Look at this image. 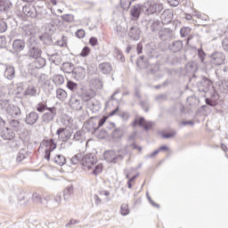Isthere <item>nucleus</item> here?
Listing matches in <instances>:
<instances>
[{
	"mask_svg": "<svg viewBox=\"0 0 228 228\" xmlns=\"http://www.w3.org/2000/svg\"><path fill=\"white\" fill-rule=\"evenodd\" d=\"M58 22H60V19L51 18V22L46 26V30H48L51 35L56 31V27H54V24H57Z\"/></svg>",
	"mask_w": 228,
	"mask_h": 228,
	"instance_id": "f704fd0d",
	"label": "nucleus"
},
{
	"mask_svg": "<svg viewBox=\"0 0 228 228\" xmlns=\"http://www.w3.org/2000/svg\"><path fill=\"white\" fill-rule=\"evenodd\" d=\"M12 6V3H6L4 1L0 0V12H4L5 13H8Z\"/></svg>",
	"mask_w": 228,
	"mask_h": 228,
	"instance_id": "37998d69",
	"label": "nucleus"
},
{
	"mask_svg": "<svg viewBox=\"0 0 228 228\" xmlns=\"http://www.w3.org/2000/svg\"><path fill=\"white\" fill-rule=\"evenodd\" d=\"M73 140L75 142H83L85 140V131L78 130L74 134Z\"/></svg>",
	"mask_w": 228,
	"mask_h": 228,
	"instance_id": "a18cd8bd",
	"label": "nucleus"
},
{
	"mask_svg": "<svg viewBox=\"0 0 228 228\" xmlns=\"http://www.w3.org/2000/svg\"><path fill=\"white\" fill-rule=\"evenodd\" d=\"M222 45H223L224 51L228 53V37H225L224 39H223Z\"/></svg>",
	"mask_w": 228,
	"mask_h": 228,
	"instance_id": "774afa93",
	"label": "nucleus"
},
{
	"mask_svg": "<svg viewBox=\"0 0 228 228\" xmlns=\"http://www.w3.org/2000/svg\"><path fill=\"white\" fill-rule=\"evenodd\" d=\"M197 62L195 61H189L185 65V70L186 72H197Z\"/></svg>",
	"mask_w": 228,
	"mask_h": 228,
	"instance_id": "c03bdc74",
	"label": "nucleus"
},
{
	"mask_svg": "<svg viewBox=\"0 0 228 228\" xmlns=\"http://www.w3.org/2000/svg\"><path fill=\"white\" fill-rule=\"evenodd\" d=\"M190 33H191V28L190 27H183L180 29V35L182 38H186V37H188Z\"/></svg>",
	"mask_w": 228,
	"mask_h": 228,
	"instance_id": "3c124183",
	"label": "nucleus"
},
{
	"mask_svg": "<svg viewBox=\"0 0 228 228\" xmlns=\"http://www.w3.org/2000/svg\"><path fill=\"white\" fill-rule=\"evenodd\" d=\"M196 102L197 98H195V96H189L187 98V104H189V106H193Z\"/></svg>",
	"mask_w": 228,
	"mask_h": 228,
	"instance_id": "338daca9",
	"label": "nucleus"
},
{
	"mask_svg": "<svg viewBox=\"0 0 228 228\" xmlns=\"http://www.w3.org/2000/svg\"><path fill=\"white\" fill-rule=\"evenodd\" d=\"M88 54H90V47L85 46V47L82 49L81 53H80V56H81L82 58H86V56H88Z\"/></svg>",
	"mask_w": 228,
	"mask_h": 228,
	"instance_id": "bf43d9fd",
	"label": "nucleus"
},
{
	"mask_svg": "<svg viewBox=\"0 0 228 228\" xmlns=\"http://www.w3.org/2000/svg\"><path fill=\"white\" fill-rule=\"evenodd\" d=\"M25 97H38L40 95V91L36 85L28 84L23 93Z\"/></svg>",
	"mask_w": 228,
	"mask_h": 228,
	"instance_id": "9d476101",
	"label": "nucleus"
},
{
	"mask_svg": "<svg viewBox=\"0 0 228 228\" xmlns=\"http://www.w3.org/2000/svg\"><path fill=\"white\" fill-rule=\"evenodd\" d=\"M161 28H163V23L161 20H157L151 23L150 29L151 33H158V31H161Z\"/></svg>",
	"mask_w": 228,
	"mask_h": 228,
	"instance_id": "7c9ffc66",
	"label": "nucleus"
},
{
	"mask_svg": "<svg viewBox=\"0 0 228 228\" xmlns=\"http://www.w3.org/2000/svg\"><path fill=\"white\" fill-rule=\"evenodd\" d=\"M40 40H42L43 44L45 45H47L50 47V45H53V37L49 34H44L40 37Z\"/></svg>",
	"mask_w": 228,
	"mask_h": 228,
	"instance_id": "ea45409f",
	"label": "nucleus"
},
{
	"mask_svg": "<svg viewBox=\"0 0 228 228\" xmlns=\"http://www.w3.org/2000/svg\"><path fill=\"white\" fill-rule=\"evenodd\" d=\"M22 12L27 17L31 19H38V14H37V8L34 5H25L22 7Z\"/></svg>",
	"mask_w": 228,
	"mask_h": 228,
	"instance_id": "f8f14e48",
	"label": "nucleus"
},
{
	"mask_svg": "<svg viewBox=\"0 0 228 228\" xmlns=\"http://www.w3.org/2000/svg\"><path fill=\"white\" fill-rule=\"evenodd\" d=\"M85 29L83 28H80V29H77V32H76V37L77 38H85Z\"/></svg>",
	"mask_w": 228,
	"mask_h": 228,
	"instance_id": "69168bd1",
	"label": "nucleus"
},
{
	"mask_svg": "<svg viewBox=\"0 0 228 228\" xmlns=\"http://www.w3.org/2000/svg\"><path fill=\"white\" fill-rule=\"evenodd\" d=\"M140 127H143L145 131H149L154 126V122L152 121H145V118H140L138 122Z\"/></svg>",
	"mask_w": 228,
	"mask_h": 228,
	"instance_id": "c756f323",
	"label": "nucleus"
},
{
	"mask_svg": "<svg viewBox=\"0 0 228 228\" xmlns=\"http://www.w3.org/2000/svg\"><path fill=\"white\" fill-rule=\"evenodd\" d=\"M136 65L141 69H147L149 67V61L145 60V56L141 55L136 61Z\"/></svg>",
	"mask_w": 228,
	"mask_h": 228,
	"instance_id": "4c0bfd02",
	"label": "nucleus"
},
{
	"mask_svg": "<svg viewBox=\"0 0 228 228\" xmlns=\"http://www.w3.org/2000/svg\"><path fill=\"white\" fill-rule=\"evenodd\" d=\"M196 86L200 94H208V92H211L215 88L213 82L207 77H201L197 82Z\"/></svg>",
	"mask_w": 228,
	"mask_h": 228,
	"instance_id": "39448f33",
	"label": "nucleus"
},
{
	"mask_svg": "<svg viewBox=\"0 0 228 228\" xmlns=\"http://www.w3.org/2000/svg\"><path fill=\"white\" fill-rule=\"evenodd\" d=\"M81 99L83 102H86L87 110H90L92 113H99L101 108H102V104H101V102L94 98L92 91H87Z\"/></svg>",
	"mask_w": 228,
	"mask_h": 228,
	"instance_id": "20e7f679",
	"label": "nucleus"
},
{
	"mask_svg": "<svg viewBox=\"0 0 228 228\" xmlns=\"http://www.w3.org/2000/svg\"><path fill=\"white\" fill-rule=\"evenodd\" d=\"M56 96L59 101H65L67 99V92L61 88L56 90Z\"/></svg>",
	"mask_w": 228,
	"mask_h": 228,
	"instance_id": "49530a36",
	"label": "nucleus"
},
{
	"mask_svg": "<svg viewBox=\"0 0 228 228\" xmlns=\"http://www.w3.org/2000/svg\"><path fill=\"white\" fill-rule=\"evenodd\" d=\"M128 37L130 40L138 41L142 37V29L138 26H133L128 30Z\"/></svg>",
	"mask_w": 228,
	"mask_h": 228,
	"instance_id": "9b49d317",
	"label": "nucleus"
},
{
	"mask_svg": "<svg viewBox=\"0 0 228 228\" xmlns=\"http://www.w3.org/2000/svg\"><path fill=\"white\" fill-rule=\"evenodd\" d=\"M32 200L37 204H42V197L37 192L32 195Z\"/></svg>",
	"mask_w": 228,
	"mask_h": 228,
	"instance_id": "13d9d810",
	"label": "nucleus"
},
{
	"mask_svg": "<svg viewBox=\"0 0 228 228\" xmlns=\"http://www.w3.org/2000/svg\"><path fill=\"white\" fill-rule=\"evenodd\" d=\"M103 157L105 161H108V163H117V160L118 159L117 152L113 150L105 151Z\"/></svg>",
	"mask_w": 228,
	"mask_h": 228,
	"instance_id": "aec40b11",
	"label": "nucleus"
},
{
	"mask_svg": "<svg viewBox=\"0 0 228 228\" xmlns=\"http://www.w3.org/2000/svg\"><path fill=\"white\" fill-rule=\"evenodd\" d=\"M68 165H78L80 161L83 162V154L77 153L74 155L71 159H69Z\"/></svg>",
	"mask_w": 228,
	"mask_h": 228,
	"instance_id": "c9c22d12",
	"label": "nucleus"
},
{
	"mask_svg": "<svg viewBox=\"0 0 228 228\" xmlns=\"http://www.w3.org/2000/svg\"><path fill=\"white\" fill-rule=\"evenodd\" d=\"M210 61L214 65H223L225 61V54L222 52H214L210 56Z\"/></svg>",
	"mask_w": 228,
	"mask_h": 228,
	"instance_id": "1a4fd4ad",
	"label": "nucleus"
},
{
	"mask_svg": "<svg viewBox=\"0 0 228 228\" xmlns=\"http://www.w3.org/2000/svg\"><path fill=\"white\" fill-rule=\"evenodd\" d=\"M4 78L12 81L15 77V68L10 64H4Z\"/></svg>",
	"mask_w": 228,
	"mask_h": 228,
	"instance_id": "6ab92c4d",
	"label": "nucleus"
},
{
	"mask_svg": "<svg viewBox=\"0 0 228 228\" xmlns=\"http://www.w3.org/2000/svg\"><path fill=\"white\" fill-rule=\"evenodd\" d=\"M27 56L30 59L34 60L35 58L42 56V48H40V43L37 41V38H35V37H29L27 39Z\"/></svg>",
	"mask_w": 228,
	"mask_h": 228,
	"instance_id": "7ed1b4c3",
	"label": "nucleus"
},
{
	"mask_svg": "<svg viewBox=\"0 0 228 228\" xmlns=\"http://www.w3.org/2000/svg\"><path fill=\"white\" fill-rule=\"evenodd\" d=\"M141 107L142 108L143 111H145V113H149V110L151 108V105L145 102H141Z\"/></svg>",
	"mask_w": 228,
	"mask_h": 228,
	"instance_id": "e2e57ef3",
	"label": "nucleus"
},
{
	"mask_svg": "<svg viewBox=\"0 0 228 228\" xmlns=\"http://www.w3.org/2000/svg\"><path fill=\"white\" fill-rule=\"evenodd\" d=\"M35 33V30L33 29V25H25L22 28V35L23 37H31Z\"/></svg>",
	"mask_w": 228,
	"mask_h": 228,
	"instance_id": "a19ab883",
	"label": "nucleus"
},
{
	"mask_svg": "<svg viewBox=\"0 0 228 228\" xmlns=\"http://www.w3.org/2000/svg\"><path fill=\"white\" fill-rule=\"evenodd\" d=\"M45 147V151H54L56 149V142L54 139L43 140L40 147Z\"/></svg>",
	"mask_w": 228,
	"mask_h": 228,
	"instance_id": "cd10ccee",
	"label": "nucleus"
},
{
	"mask_svg": "<svg viewBox=\"0 0 228 228\" xmlns=\"http://www.w3.org/2000/svg\"><path fill=\"white\" fill-rule=\"evenodd\" d=\"M26 47V43L22 39H16L12 43V49L16 53H20V51H24Z\"/></svg>",
	"mask_w": 228,
	"mask_h": 228,
	"instance_id": "a878e982",
	"label": "nucleus"
},
{
	"mask_svg": "<svg viewBox=\"0 0 228 228\" xmlns=\"http://www.w3.org/2000/svg\"><path fill=\"white\" fill-rule=\"evenodd\" d=\"M160 19H161L160 22L162 24H170L172 22V19H174V12H172V11L170 10H165L161 13Z\"/></svg>",
	"mask_w": 228,
	"mask_h": 228,
	"instance_id": "412c9836",
	"label": "nucleus"
},
{
	"mask_svg": "<svg viewBox=\"0 0 228 228\" xmlns=\"http://www.w3.org/2000/svg\"><path fill=\"white\" fill-rule=\"evenodd\" d=\"M198 56L201 61V63H204V60H206V52H204V50H202V48H200L198 50Z\"/></svg>",
	"mask_w": 228,
	"mask_h": 228,
	"instance_id": "4d7b16f0",
	"label": "nucleus"
},
{
	"mask_svg": "<svg viewBox=\"0 0 228 228\" xmlns=\"http://www.w3.org/2000/svg\"><path fill=\"white\" fill-rule=\"evenodd\" d=\"M120 211L123 216H126V215H129V207L127 206V204H122Z\"/></svg>",
	"mask_w": 228,
	"mask_h": 228,
	"instance_id": "5fc2aeb1",
	"label": "nucleus"
},
{
	"mask_svg": "<svg viewBox=\"0 0 228 228\" xmlns=\"http://www.w3.org/2000/svg\"><path fill=\"white\" fill-rule=\"evenodd\" d=\"M83 100L81 101L79 98L72 96L69 100V106L76 111H81L83 110Z\"/></svg>",
	"mask_w": 228,
	"mask_h": 228,
	"instance_id": "2eb2a0df",
	"label": "nucleus"
},
{
	"mask_svg": "<svg viewBox=\"0 0 228 228\" xmlns=\"http://www.w3.org/2000/svg\"><path fill=\"white\" fill-rule=\"evenodd\" d=\"M108 120V116H103L102 118L97 117H93L89 120L86 121L84 124V128L87 133L94 134L97 130H99Z\"/></svg>",
	"mask_w": 228,
	"mask_h": 228,
	"instance_id": "f03ea898",
	"label": "nucleus"
},
{
	"mask_svg": "<svg viewBox=\"0 0 228 228\" xmlns=\"http://www.w3.org/2000/svg\"><path fill=\"white\" fill-rule=\"evenodd\" d=\"M183 41H174L169 45V50L171 53H180L183 50Z\"/></svg>",
	"mask_w": 228,
	"mask_h": 228,
	"instance_id": "bb28decb",
	"label": "nucleus"
},
{
	"mask_svg": "<svg viewBox=\"0 0 228 228\" xmlns=\"http://www.w3.org/2000/svg\"><path fill=\"white\" fill-rule=\"evenodd\" d=\"M74 193V186L70 185L64 189L63 191V200H70V196Z\"/></svg>",
	"mask_w": 228,
	"mask_h": 228,
	"instance_id": "e433bc0d",
	"label": "nucleus"
},
{
	"mask_svg": "<svg viewBox=\"0 0 228 228\" xmlns=\"http://www.w3.org/2000/svg\"><path fill=\"white\" fill-rule=\"evenodd\" d=\"M26 158H28V153L26 152V150L22 149L19 151L16 160L18 163H20V161H23V159H26Z\"/></svg>",
	"mask_w": 228,
	"mask_h": 228,
	"instance_id": "09e8293b",
	"label": "nucleus"
},
{
	"mask_svg": "<svg viewBox=\"0 0 228 228\" xmlns=\"http://www.w3.org/2000/svg\"><path fill=\"white\" fill-rule=\"evenodd\" d=\"M167 94H161L155 97V101L157 102H164V101H167Z\"/></svg>",
	"mask_w": 228,
	"mask_h": 228,
	"instance_id": "6e6d98bb",
	"label": "nucleus"
},
{
	"mask_svg": "<svg viewBox=\"0 0 228 228\" xmlns=\"http://www.w3.org/2000/svg\"><path fill=\"white\" fill-rule=\"evenodd\" d=\"M9 129H12L14 133L20 129V121L17 119H12L9 122Z\"/></svg>",
	"mask_w": 228,
	"mask_h": 228,
	"instance_id": "79ce46f5",
	"label": "nucleus"
},
{
	"mask_svg": "<svg viewBox=\"0 0 228 228\" xmlns=\"http://www.w3.org/2000/svg\"><path fill=\"white\" fill-rule=\"evenodd\" d=\"M141 12H142V6H140V4L134 5L130 11L132 20H138V19H140Z\"/></svg>",
	"mask_w": 228,
	"mask_h": 228,
	"instance_id": "393cba45",
	"label": "nucleus"
},
{
	"mask_svg": "<svg viewBox=\"0 0 228 228\" xmlns=\"http://www.w3.org/2000/svg\"><path fill=\"white\" fill-rule=\"evenodd\" d=\"M122 136H124V130L120 127L114 129L111 133V138L115 142L121 140Z\"/></svg>",
	"mask_w": 228,
	"mask_h": 228,
	"instance_id": "2f4dec72",
	"label": "nucleus"
},
{
	"mask_svg": "<svg viewBox=\"0 0 228 228\" xmlns=\"http://www.w3.org/2000/svg\"><path fill=\"white\" fill-rule=\"evenodd\" d=\"M58 115V109L56 107H49L47 110L42 115V122L44 124H50Z\"/></svg>",
	"mask_w": 228,
	"mask_h": 228,
	"instance_id": "0eeeda50",
	"label": "nucleus"
},
{
	"mask_svg": "<svg viewBox=\"0 0 228 228\" xmlns=\"http://www.w3.org/2000/svg\"><path fill=\"white\" fill-rule=\"evenodd\" d=\"M116 154L118 155V159H123L127 152H126V150L119 149Z\"/></svg>",
	"mask_w": 228,
	"mask_h": 228,
	"instance_id": "680f3d73",
	"label": "nucleus"
},
{
	"mask_svg": "<svg viewBox=\"0 0 228 228\" xmlns=\"http://www.w3.org/2000/svg\"><path fill=\"white\" fill-rule=\"evenodd\" d=\"M39 117L40 116L37 111H30L26 114L25 124H27V126H35V123L38 121Z\"/></svg>",
	"mask_w": 228,
	"mask_h": 228,
	"instance_id": "4468645a",
	"label": "nucleus"
},
{
	"mask_svg": "<svg viewBox=\"0 0 228 228\" xmlns=\"http://www.w3.org/2000/svg\"><path fill=\"white\" fill-rule=\"evenodd\" d=\"M74 64L72 62H63L61 67V70H63L64 72H66V74H72V72L74 71Z\"/></svg>",
	"mask_w": 228,
	"mask_h": 228,
	"instance_id": "473e14b6",
	"label": "nucleus"
},
{
	"mask_svg": "<svg viewBox=\"0 0 228 228\" xmlns=\"http://www.w3.org/2000/svg\"><path fill=\"white\" fill-rule=\"evenodd\" d=\"M46 55L50 57V61L53 63L54 65H59L61 63V57H60V53L56 52H51L49 50H46Z\"/></svg>",
	"mask_w": 228,
	"mask_h": 228,
	"instance_id": "4be33fe9",
	"label": "nucleus"
},
{
	"mask_svg": "<svg viewBox=\"0 0 228 228\" xmlns=\"http://www.w3.org/2000/svg\"><path fill=\"white\" fill-rule=\"evenodd\" d=\"M35 61H32L31 65L35 69H44L47 61H45V58H43L42 55H40L37 58L34 59Z\"/></svg>",
	"mask_w": 228,
	"mask_h": 228,
	"instance_id": "b1692460",
	"label": "nucleus"
},
{
	"mask_svg": "<svg viewBox=\"0 0 228 228\" xmlns=\"http://www.w3.org/2000/svg\"><path fill=\"white\" fill-rule=\"evenodd\" d=\"M172 33L173 30L170 28H161L159 31V38L163 42H166V40H170V38L172 37Z\"/></svg>",
	"mask_w": 228,
	"mask_h": 228,
	"instance_id": "a211bd4d",
	"label": "nucleus"
},
{
	"mask_svg": "<svg viewBox=\"0 0 228 228\" xmlns=\"http://www.w3.org/2000/svg\"><path fill=\"white\" fill-rule=\"evenodd\" d=\"M67 88L70 90L71 92H74L77 94L80 99L83 98V96L88 92V90L85 89L81 84L75 83L72 80H69L67 83Z\"/></svg>",
	"mask_w": 228,
	"mask_h": 228,
	"instance_id": "423d86ee",
	"label": "nucleus"
},
{
	"mask_svg": "<svg viewBox=\"0 0 228 228\" xmlns=\"http://www.w3.org/2000/svg\"><path fill=\"white\" fill-rule=\"evenodd\" d=\"M89 44H90V45H92L93 47H95V45H98L99 40L97 39V37H90V39H89Z\"/></svg>",
	"mask_w": 228,
	"mask_h": 228,
	"instance_id": "0e129e2a",
	"label": "nucleus"
},
{
	"mask_svg": "<svg viewBox=\"0 0 228 228\" xmlns=\"http://www.w3.org/2000/svg\"><path fill=\"white\" fill-rule=\"evenodd\" d=\"M6 113L7 115H9V117H12V118H17V117L20 115V108L13 104H9L6 107Z\"/></svg>",
	"mask_w": 228,
	"mask_h": 228,
	"instance_id": "f3484780",
	"label": "nucleus"
},
{
	"mask_svg": "<svg viewBox=\"0 0 228 228\" xmlns=\"http://www.w3.org/2000/svg\"><path fill=\"white\" fill-rule=\"evenodd\" d=\"M159 6V5H158L157 4H151L148 6L145 5L143 7L145 15H152V14L156 13V12H158Z\"/></svg>",
	"mask_w": 228,
	"mask_h": 228,
	"instance_id": "c85d7f7f",
	"label": "nucleus"
},
{
	"mask_svg": "<svg viewBox=\"0 0 228 228\" xmlns=\"http://www.w3.org/2000/svg\"><path fill=\"white\" fill-rule=\"evenodd\" d=\"M98 70L104 76H110L113 72V67L110 62H102L98 66Z\"/></svg>",
	"mask_w": 228,
	"mask_h": 228,
	"instance_id": "dca6fc26",
	"label": "nucleus"
},
{
	"mask_svg": "<svg viewBox=\"0 0 228 228\" xmlns=\"http://www.w3.org/2000/svg\"><path fill=\"white\" fill-rule=\"evenodd\" d=\"M56 134L60 140H62L63 142H69L70 140V137L72 136V133L69 130H67L66 128L61 127L56 131Z\"/></svg>",
	"mask_w": 228,
	"mask_h": 228,
	"instance_id": "ddd939ff",
	"label": "nucleus"
},
{
	"mask_svg": "<svg viewBox=\"0 0 228 228\" xmlns=\"http://www.w3.org/2000/svg\"><path fill=\"white\" fill-rule=\"evenodd\" d=\"M82 167L85 170H92L94 168V175H99L102 172V164L97 165V157L94 153H89L83 157Z\"/></svg>",
	"mask_w": 228,
	"mask_h": 228,
	"instance_id": "f257e3e1",
	"label": "nucleus"
},
{
	"mask_svg": "<svg viewBox=\"0 0 228 228\" xmlns=\"http://www.w3.org/2000/svg\"><path fill=\"white\" fill-rule=\"evenodd\" d=\"M53 81L54 85L57 86H61V85H63L65 83V77L61 75H55L53 76Z\"/></svg>",
	"mask_w": 228,
	"mask_h": 228,
	"instance_id": "de8ad7c7",
	"label": "nucleus"
},
{
	"mask_svg": "<svg viewBox=\"0 0 228 228\" xmlns=\"http://www.w3.org/2000/svg\"><path fill=\"white\" fill-rule=\"evenodd\" d=\"M47 109H49V107H47V103H44V102H39L37 104L36 106V110L37 111H38L39 113H44V111H47Z\"/></svg>",
	"mask_w": 228,
	"mask_h": 228,
	"instance_id": "8fccbe9b",
	"label": "nucleus"
},
{
	"mask_svg": "<svg viewBox=\"0 0 228 228\" xmlns=\"http://www.w3.org/2000/svg\"><path fill=\"white\" fill-rule=\"evenodd\" d=\"M1 137L10 142L15 138V132L12 128L6 127L1 132Z\"/></svg>",
	"mask_w": 228,
	"mask_h": 228,
	"instance_id": "5701e85b",
	"label": "nucleus"
},
{
	"mask_svg": "<svg viewBox=\"0 0 228 228\" xmlns=\"http://www.w3.org/2000/svg\"><path fill=\"white\" fill-rule=\"evenodd\" d=\"M8 29L6 21L0 20V33H4Z\"/></svg>",
	"mask_w": 228,
	"mask_h": 228,
	"instance_id": "052dcab7",
	"label": "nucleus"
},
{
	"mask_svg": "<svg viewBox=\"0 0 228 228\" xmlns=\"http://www.w3.org/2000/svg\"><path fill=\"white\" fill-rule=\"evenodd\" d=\"M61 17L64 22H68V23L74 22V15L72 14H64V15H61Z\"/></svg>",
	"mask_w": 228,
	"mask_h": 228,
	"instance_id": "603ef678",
	"label": "nucleus"
},
{
	"mask_svg": "<svg viewBox=\"0 0 228 228\" xmlns=\"http://www.w3.org/2000/svg\"><path fill=\"white\" fill-rule=\"evenodd\" d=\"M121 8L124 10H129L131 6V0H120Z\"/></svg>",
	"mask_w": 228,
	"mask_h": 228,
	"instance_id": "864d4df0",
	"label": "nucleus"
},
{
	"mask_svg": "<svg viewBox=\"0 0 228 228\" xmlns=\"http://www.w3.org/2000/svg\"><path fill=\"white\" fill-rule=\"evenodd\" d=\"M71 77L75 79V81H83V79L86 77V69L81 66L74 68Z\"/></svg>",
	"mask_w": 228,
	"mask_h": 228,
	"instance_id": "6e6552de",
	"label": "nucleus"
},
{
	"mask_svg": "<svg viewBox=\"0 0 228 228\" xmlns=\"http://www.w3.org/2000/svg\"><path fill=\"white\" fill-rule=\"evenodd\" d=\"M53 162L56 163V165H59V167H63V165L69 163V161L63 155H56L53 159Z\"/></svg>",
	"mask_w": 228,
	"mask_h": 228,
	"instance_id": "58836bf2",
	"label": "nucleus"
},
{
	"mask_svg": "<svg viewBox=\"0 0 228 228\" xmlns=\"http://www.w3.org/2000/svg\"><path fill=\"white\" fill-rule=\"evenodd\" d=\"M91 85L95 90H102V78L101 77H94L91 80Z\"/></svg>",
	"mask_w": 228,
	"mask_h": 228,
	"instance_id": "72a5a7b5",
	"label": "nucleus"
}]
</instances>
